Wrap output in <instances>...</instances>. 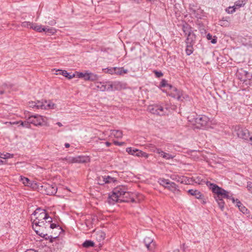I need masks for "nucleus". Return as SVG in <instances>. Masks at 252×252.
Returning <instances> with one entry per match:
<instances>
[{"label": "nucleus", "mask_w": 252, "mask_h": 252, "mask_svg": "<svg viewBox=\"0 0 252 252\" xmlns=\"http://www.w3.org/2000/svg\"><path fill=\"white\" fill-rule=\"evenodd\" d=\"M188 118L195 128L205 129L210 126L209 118L205 115H196L195 117L190 115Z\"/></svg>", "instance_id": "2"}, {"label": "nucleus", "mask_w": 252, "mask_h": 252, "mask_svg": "<svg viewBox=\"0 0 252 252\" xmlns=\"http://www.w3.org/2000/svg\"><path fill=\"white\" fill-rule=\"evenodd\" d=\"M126 88V84L121 81H115L109 83V88L111 91L113 90L121 91Z\"/></svg>", "instance_id": "11"}, {"label": "nucleus", "mask_w": 252, "mask_h": 252, "mask_svg": "<svg viewBox=\"0 0 252 252\" xmlns=\"http://www.w3.org/2000/svg\"><path fill=\"white\" fill-rule=\"evenodd\" d=\"M155 149V150H157V152L156 153L158 154L162 158H164V155L166 153L165 152H164L161 149H159V148H158V149Z\"/></svg>", "instance_id": "43"}, {"label": "nucleus", "mask_w": 252, "mask_h": 252, "mask_svg": "<svg viewBox=\"0 0 252 252\" xmlns=\"http://www.w3.org/2000/svg\"><path fill=\"white\" fill-rule=\"evenodd\" d=\"M236 201V206L239 208V206H240V205H242V204L241 203V202L238 200V199H236V200H235V202Z\"/></svg>", "instance_id": "57"}, {"label": "nucleus", "mask_w": 252, "mask_h": 252, "mask_svg": "<svg viewBox=\"0 0 252 252\" xmlns=\"http://www.w3.org/2000/svg\"><path fill=\"white\" fill-rule=\"evenodd\" d=\"M13 158V155L8 153H0V158L7 159Z\"/></svg>", "instance_id": "31"}, {"label": "nucleus", "mask_w": 252, "mask_h": 252, "mask_svg": "<svg viewBox=\"0 0 252 252\" xmlns=\"http://www.w3.org/2000/svg\"><path fill=\"white\" fill-rule=\"evenodd\" d=\"M46 31H44L45 32H48L51 33V34H54L56 32V30L53 28H47L45 27Z\"/></svg>", "instance_id": "41"}, {"label": "nucleus", "mask_w": 252, "mask_h": 252, "mask_svg": "<svg viewBox=\"0 0 252 252\" xmlns=\"http://www.w3.org/2000/svg\"><path fill=\"white\" fill-rule=\"evenodd\" d=\"M113 143L115 145H118V146H122L123 144H125L124 142H118L117 141H114L113 142Z\"/></svg>", "instance_id": "54"}, {"label": "nucleus", "mask_w": 252, "mask_h": 252, "mask_svg": "<svg viewBox=\"0 0 252 252\" xmlns=\"http://www.w3.org/2000/svg\"><path fill=\"white\" fill-rule=\"evenodd\" d=\"M142 152V151L137 150V151H136V152L135 153V156H137V157H140V156H139V155H141Z\"/></svg>", "instance_id": "58"}, {"label": "nucleus", "mask_w": 252, "mask_h": 252, "mask_svg": "<svg viewBox=\"0 0 252 252\" xmlns=\"http://www.w3.org/2000/svg\"><path fill=\"white\" fill-rule=\"evenodd\" d=\"M45 221H46L47 224H48L49 226L52 221V218L47 214L46 218L45 219Z\"/></svg>", "instance_id": "46"}, {"label": "nucleus", "mask_w": 252, "mask_h": 252, "mask_svg": "<svg viewBox=\"0 0 252 252\" xmlns=\"http://www.w3.org/2000/svg\"><path fill=\"white\" fill-rule=\"evenodd\" d=\"M188 192L189 194L194 196L196 198L201 199L202 198L203 195L198 190L190 189Z\"/></svg>", "instance_id": "21"}, {"label": "nucleus", "mask_w": 252, "mask_h": 252, "mask_svg": "<svg viewBox=\"0 0 252 252\" xmlns=\"http://www.w3.org/2000/svg\"><path fill=\"white\" fill-rule=\"evenodd\" d=\"M97 184L99 185H104L105 184L114 182L116 180L115 178L110 177V176H100L97 177L96 179Z\"/></svg>", "instance_id": "12"}, {"label": "nucleus", "mask_w": 252, "mask_h": 252, "mask_svg": "<svg viewBox=\"0 0 252 252\" xmlns=\"http://www.w3.org/2000/svg\"><path fill=\"white\" fill-rule=\"evenodd\" d=\"M206 185L212 191L216 194L215 197L220 209L222 211L224 207V202L223 198L231 199L233 203H235V199L233 197L229 195V192L219 187L216 184L211 183L209 181L206 182Z\"/></svg>", "instance_id": "1"}, {"label": "nucleus", "mask_w": 252, "mask_h": 252, "mask_svg": "<svg viewBox=\"0 0 252 252\" xmlns=\"http://www.w3.org/2000/svg\"><path fill=\"white\" fill-rule=\"evenodd\" d=\"M47 103V101H37L36 102V108L37 109H46V104Z\"/></svg>", "instance_id": "25"}, {"label": "nucleus", "mask_w": 252, "mask_h": 252, "mask_svg": "<svg viewBox=\"0 0 252 252\" xmlns=\"http://www.w3.org/2000/svg\"><path fill=\"white\" fill-rule=\"evenodd\" d=\"M139 156H140V157H144L145 158H148L149 157V155L148 154H147L145 152H143V151H142V153L141 154V155H139Z\"/></svg>", "instance_id": "51"}, {"label": "nucleus", "mask_w": 252, "mask_h": 252, "mask_svg": "<svg viewBox=\"0 0 252 252\" xmlns=\"http://www.w3.org/2000/svg\"><path fill=\"white\" fill-rule=\"evenodd\" d=\"M235 129L238 137L248 142L251 136L247 129L237 126H235Z\"/></svg>", "instance_id": "5"}, {"label": "nucleus", "mask_w": 252, "mask_h": 252, "mask_svg": "<svg viewBox=\"0 0 252 252\" xmlns=\"http://www.w3.org/2000/svg\"><path fill=\"white\" fill-rule=\"evenodd\" d=\"M126 200L123 199V198H120L118 194L115 193V191L113 190L112 193L109 196L108 198V202L110 204H114L117 202H122L123 201H125Z\"/></svg>", "instance_id": "15"}, {"label": "nucleus", "mask_w": 252, "mask_h": 252, "mask_svg": "<svg viewBox=\"0 0 252 252\" xmlns=\"http://www.w3.org/2000/svg\"><path fill=\"white\" fill-rule=\"evenodd\" d=\"M25 252H37L34 251L32 250H27Z\"/></svg>", "instance_id": "64"}, {"label": "nucleus", "mask_w": 252, "mask_h": 252, "mask_svg": "<svg viewBox=\"0 0 252 252\" xmlns=\"http://www.w3.org/2000/svg\"><path fill=\"white\" fill-rule=\"evenodd\" d=\"M148 147L149 148V149L153 152H156L157 150H155V149H158V148L156 147L153 144H149L148 146Z\"/></svg>", "instance_id": "47"}, {"label": "nucleus", "mask_w": 252, "mask_h": 252, "mask_svg": "<svg viewBox=\"0 0 252 252\" xmlns=\"http://www.w3.org/2000/svg\"><path fill=\"white\" fill-rule=\"evenodd\" d=\"M247 188L249 192L252 191V182H248L247 183Z\"/></svg>", "instance_id": "49"}, {"label": "nucleus", "mask_w": 252, "mask_h": 252, "mask_svg": "<svg viewBox=\"0 0 252 252\" xmlns=\"http://www.w3.org/2000/svg\"><path fill=\"white\" fill-rule=\"evenodd\" d=\"M105 73L110 74L111 75H115L116 67L107 68L104 69Z\"/></svg>", "instance_id": "29"}, {"label": "nucleus", "mask_w": 252, "mask_h": 252, "mask_svg": "<svg viewBox=\"0 0 252 252\" xmlns=\"http://www.w3.org/2000/svg\"><path fill=\"white\" fill-rule=\"evenodd\" d=\"M4 93V91L2 89H0V94H2Z\"/></svg>", "instance_id": "63"}, {"label": "nucleus", "mask_w": 252, "mask_h": 252, "mask_svg": "<svg viewBox=\"0 0 252 252\" xmlns=\"http://www.w3.org/2000/svg\"><path fill=\"white\" fill-rule=\"evenodd\" d=\"M166 188L174 193L179 191V189H178V186L173 182H170L168 187H166Z\"/></svg>", "instance_id": "24"}, {"label": "nucleus", "mask_w": 252, "mask_h": 252, "mask_svg": "<svg viewBox=\"0 0 252 252\" xmlns=\"http://www.w3.org/2000/svg\"><path fill=\"white\" fill-rule=\"evenodd\" d=\"M20 178L21 181L25 186L30 187L33 189H39L38 185L36 183L31 182L28 178L25 177L21 176Z\"/></svg>", "instance_id": "14"}, {"label": "nucleus", "mask_w": 252, "mask_h": 252, "mask_svg": "<svg viewBox=\"0 0 252 252\" xmlns=\"http://www.w3.org/2000/svg\"><path fill=\"white\" fill-rule=\"evenodd\" d=\"M28 123L32 124L35 126L46 125L47 123V119L45 117L36 114L29 117Z\"/></svg>", "instance_id": "4"}, {"label": "nucleus", "mask_w": 252, "mask_h": 252, "mask_svg": "<svg viewBox=\"0 0 252 252\" xmlns=\"http://www.w3.org/2000/svg\"><path fill=\"white\" fill-rule=\"evenodd\" d=\"M40 187V190L42 192V193L47 195H54L57 191V187L55 185L45 184L41 186Z\"/></svg>", "instance_id": "6"}, {"label": "nucleus", "mask_w": 252, "mask_h": 252, "mask_svg": "<svg viewBox=\"0 0 252 252\" xmlns=\"http://www.w3.org/2000/svg\"><path fill=\"white\" fill-rule=\"evenodd\" d=\"M175 157V156L174 155H171L169 153H166L164 155L163 158H165L166 159H170L173 158Z\"/></svg>", "instance_id": "45"}, {"label": "nucleus", "mask_w": 252, "mask_h": 252, "mask_svg": "<svg viewBox=\"0 0 252 252\" xmlns=\"http://www.w3.org/2000/svg\"><path fill=\"white\" fill-rule=\"evenodd\" d=\"M130 193L128 191V195H125V201H123L122 202H127L129 201V200L128 199V197L130 196Z\"/></svg>", "instance_id": "55"}, {"label": "nucleus", "mask_w": 252, "mask_h": 252, "mask_svg": "<svg viewBox=\"0 0 252 252\" xmlns=\"http://www.w3.org/2000/svg\"><path fill=\"white\" fill-rule=\"evenodd\" d=\"M170 95L178 99L182 100V93L181 91L177 89L176 88H173V91L171 93Z\"/></svg>", "instance_id": "20"}, {"label": "nucleus", "mask_w": 252, "mask_h": 252, "mask_svg": "<svg viewBox=\"0 0 252 252\" xmlns=\"http://www.w3.org/2000/svg\"><path fill=\"white\" fill-rule=\"evenodd\" d=\"M32 227L37 234L40 236L47 239L49 236L45 233V229L48 227V224H47L45 220L38 221L33 220Z\"/></svg>", "instance_id": "3"}, {"label": "nucleus", "mask_w": 252, "mask_h": 252, "mask_svg": "<svg viewBox=\"0 0 252 252\" xmlns=\"http://www.w3.org/2000/svg\"><path fill=\"white\" fill-rule=\"evenodd\" d=\"M32 220L38 221L45 220L46 218L47 213L44 210L37 208L32 214Z\"/></svg>", "instance_id": "7"}, {"label": "nucleus", "mask_w": 252, "mask_h": 252, "mask_svg": "<svg viewBox=\"0 0 252 252\" xmlns=\"http://www.w3.org/2000/svg\"><path fill=\"white\" fill-rule=\"evenodd\" d=\"M105 238V234L103 232H99L96 234V239L101 241Z\"/></svg>", "instance_id": "36"}, {"label": "nucleus", "mask_w": 252, "mask_h": 252, "mask_svg": "<svg viewBox=\"0 0 252 252\" xmlns=\"http://www.w3.org/2000/svg\"><path fill=\"white\" fill-rule=\"evenodd\" d=\"M109 83H110V81L106 82L105 83L96 82L95 86L100 91H111V88H109Z\"/></svg>", "instance_id": "17"}, {"label": "nucleus", "mask_w": 252, "mask_h": 252, "mask_svg": "<svg viewBox=\"0 0 252 252\" xmlns=\"http://www.w3.org/2000/svg\"><path fill=\"white\" fill-rule=\"evenodd\" d=\"M31 29L38 32H42L46 31L45 27H42L41 25H36L35 24H34L33 26H31Z\"/></svg>", "instance_id": "27"}, {"label": "nucleus", "mask_w": 252, "mask_h": 252, "mask_svg": "<svg viewBox=\"0 0 252 252\" xmlns=\"http://www.w3.org/2000/svg\"><path fill=\"white\" fill-rule=\"evenodd\" d=\"M248 142L250 143V144L252 145V136H251L250 139L249 140Z\"/></svg>", "instance_id": "62"}, {"label": "nucleus", "mask_w": 252, "mask_h": 252, "mask_svg": "<svg viewBox=\"0 0 252 252\" xmlns=\"http://www.w3.org/2000/svg\"><path fill=\"white\" fill-rule=\"evenodd\" d=\"M29 106L30 107L36 108V102L32 101V102H29Z\"/></svg>", "instance_id": "50"}, {"label": "nucleus", "mask_w": 252, "mask_h": 252, "mask_svg": "<svg viewBox=\"0 0 252 252\" xmlns=\"http://www.w3.org/2000/svg\"><path fill=\"white\" fill-rule=\"evenodd\" d=\"M239 210L244 214H248V210L247 208L244 206L243 204L239 206Z\"/></svg>", "instance_id": "40"}, {"label": "nucleus", "mask_w": 252, "mask_h": 252, "mask_svg": "<svg viewBox=\"0 0 252 252\" xmlns=\"http://www.w3.org/2000/svg\"><path fill=\"white\" fill-rule=\"evenodd\" d=\"M48 227H49L51 229H54L57 227H59V226L57 225L55 223H50Z\"/></svg>", "instance_id": "52"}, {"label": "nucleus", "mask_w": 252, "mask_h": 252, "mask_svg": "<svg viewBox=\"0 0 252 252\" xmlns=\"http://www.w3.org/2000/svg\"><path fill=\"white\" fill-rule=\"evenodd\" d=\"M56 71L57 73H56V74H62L63 76L66 77V78L68 79H72L73 77H75V75L74 74H72V75H69V76H67L68 72L66 70H63L62 69H58L56 70Z\"/></svg>", "instance_id": "22"}, {"label": "nucleus", "mask_w": 252, "mask_h": 252, "mask_svg": "<svg viewBox=\"0 0 252 252\" xmlns=\"http://www.w3.org/2000/svg\"><path fill=\"white\" fill-rule=\"evenodd\" d=\"M154 72L156 76L158 78H159L163 76V73L160 71H158L157 70H155Z\"/></svg>", "instance_id": "48"}, {"label": "nucleus", "mask_w": 252, "mask_h": 252, "mask_svg": "<svg viewBox=\"0 0 252 252\" xmlns=\"http://www.w3.org/2000/svg\"><path fill=\"white\" fill-rule=\"evenodd\" d=\"M248 0H238L235 2L234 6L228 7L226 9L225 11L227 13L232 14L235 12L237 8L244 6Z\"/></svg>", "instance_id": "8"}, {"label": "nucleus", "mask_w": 252, "mask_h": 252, "mask_svg": "<svg viewBox=\"0 0 252 252\" xmlns=\"http://www.w3.org/2000/svg\"><path fill=\"white\" fill-rule=\"evenodd\" d=\"M194 181L196 183L201 184H202V180H200V178L197 177L195 179H194Z\"/></svg>", "instance_id": "53"}, {"label": "nucleus", "mask_w": 252, "mask_h": 252, "mask_svg": "<svg viewBox=\"0 0 252 252\" xmlns=\"http://www.w3.org/2000/svg\"><path fill=\"white\" fill-rule=\"evenodd\" d=\"M155 149V150H157V152L156 153L158 154L162 158H164V155L166 153L165 152H164L161 149H159V148H158V149Z\"/></svg>", "instance_id": "44"}, {"label": "nucleus", "mask_w": 252, "mask_h": 252, "mask_svg": "<svg viewBox=\"0 0 252 252\" xmlns=\"http://www.w3.org/2000/svg\"><path fill=\"white\" fill-rule=\"evenodd\" d=\"M46 109L48 108L54 109L55 107V104L51 101H47V103L46 104Z\"/></svg>", "instance_id": "42"}, {"label": "nucleus", "mask_w": 252, "mask_h": 252, "mask_svg": "<svg viewBox=\"0 0 252 252\" xmlns=\"http://www.w3.org/2000/svg\"><path fill=\"white\" fill-rule=\"evenodd\" d=\"M145 246L149 250H153L155 248V243L154 242L153 239L150 237H146L144 240Z\"/></svg>", "instance_id": "18"}, {"label": "nucleus", "mask_w": 252, "mask_h": 252, "mask_svg": "<svg viewBox=\"0 0 252 252\" xmlns=\"http://www.w3.org/2000/svg\"><path fill=\"white\" fill-rule=\"evenodd\" d=\"M160 86L161 87H170V88H172V86L171 85L168 84L167 83V82L166 80L165 79H162V81L160 82Z\"/></svg>", "instance_id": "39"}, {"label": "nucleus", "mask_w": 252, "mask_h": 252, "mask_svg": "<svg viewBox=\"0 0 252 252\" xmlns=\"http://www.w3.org/2000/svg\"><path fill=\"white\" fill-rule=\"evenodd\" d=\"M207 38L208 40H210L212 38V35H211L210 33H208L207 35Z\"/></svg>", "instance_id": "60"}, {"label": "nucleus", "mask_w": 252, "mask_h": 252, "mask_svg": "<svg viewBox=\"0 0 252 252\" xmlns=\"http://www.w3.org/2000/svg\"><path fill=\"white\" fill-rule=\"evenodd\" d=\"M115 193L118 194V196L123 199H125V195H128L127 189L124 186H120L115 188L114 189Z\"/></svg>", "instance_id": "13"}, {"label": "nucleus", "mask_w": 252, "mask_h": 252, "mask_svg": "<svg viewBox=\"0 0 252 252\" xmlns=\"http://www.w3.org/2000/svg\"><path fill=\"white\" fill-rule=\"evenodd\" d=\"M128 70L124 69V67H116V70L115 75H123L124 74H126L128 72Z\"/></svg>", "instance_id": "26"}, {"label": "nucleus", "mask_w": 252, "mask_h": 252, "mask_svg": "<svg viewBox=\"0 0 252 252\" xmlns=\"http://www.w3.org/2000/svg\"><path fill=\"white\" fill-rule=\"evenodd\" d=\"M182 30L186 35H187L186 40L190 41L191 39H195V34L192 32L191 27L186 24L182 26Z\"/></svg>", "instance_id": "9"}, {"label": "nucleus", "mask_w": 252, "mask_h": 252, "mask_svg": "<svg viewBox=\"0 0 252 252\" xmlns=\"http://www.w3.org/2000/svg\"><path fill=\"white\" fill-rule=\"evenodd\" d=\"M82 246L84 248H89L91 247L94 246V243L91 240H86L82 244Z\"/></svg>", "instance_id": "30"}, {"label": "nucleus", "mask_w": 252, "mask_h": 252, "mask_svg": "<svg viewBox=\"0 0 252 252\" xmlns=\"http://www.w3.org/2000/svg\"><path fill=\"white\" fill-rule=\"evenodd\" d=\"M195 39H191L190 41L188 42L187 40H186V43L187 44L186 49V53L187 55L189 56L191 55L194 50L193 45L194 44V41Z\"/></svg>", "instance_id": "19"}, {"label": "nucleus", "mask_w": 252, "mask_h": 252, "mask_svg": "<svg viewBox=\"0 0 252 252\" xmlns=\"http://www.w3.org/2000/svg\"><path fill=\"white\" fill-rule=\"evenodd\" d=\"M211 43H213V44L216 43H217V39H216V38L213 39L211 40Z\"/></svg>", "instance_id": "61"}, {"label": "nucleus", "mask_w": 252, "mask_h": 252, "mask_svg": "<svg viewBox=\"0 0 252 252\" xmlns=\"http://www.w3.org/2000/svg\"><path fill=\"white\" fill-rule=\"evenodd\" d=\"M27 121H28L27 120ZM29 123H28V121L27 122H22L21 125L23 126H25V127H28V126L29 125Z\"/></svg>", "instance_id": "56"}, {"label": "nucleus", "mask_w": 252, "mask_h": 252, "mask_svg": "<svg viewBox=\"0 0 252 252\" xmlns=\"http://www.w3.org/2000/svg\"><path fill=\"white\" fill-rule=\"evenodd\" d=\"M171 178L173 180L182 184H188L189 183V180L185 176H179L178 175L174 174L171 176Z\"/></svg>", "instance_id": "16"}, {"label": "nucleus", "mask_w": 252, "mask_h": 252, "mask_svg": "<svg viewBox=\"0 0 252 252\" xmlns=\"http://www.w3.org/2000/svg\"><path fill=\"white\" fill-rule=\"evenodd\" d=\"M76 73L78 78H84L85 80L88 81L87 78L88 77L89 73H83L79 72H76Z\"/></svg>", "instance_id": "32"}, {"label": "nucleus", "mask_w": 252, "mask_h": 252, "mask_svg": "<svg viewBox=\"0 0 252 252\" xmlns=\"http://www.w3.org/2000/svg\"><path fill=\"white\" fill-rule=\"evenodd\" d=\"M111 135L117 138H121L123 137V132L119 130H111Z\"/></svg>", "instance_id": "23"}, {"label": "nucleus", "mask_w": 252, "mask_h": 252, "mask_svg": "<svg viewBox=\"0 0 252 252\" xmlns=\"http://www.w3.org/2000/svg\"><path fill=\"white\" fill-rule=\"evenodd\" d=\"M149 111L153 114L163 115L164 111L163 107L158 105H150L148 108Z\"/></svg>", "instance_id": "10"}, {"label": "nucleus", "mask_w": 252, "mask_h": 252, "mask_svg": "<svg viewBox=\"0 0 252 252\" xmlns=\"http://www.w3.org/2000/svg\"><path fill=\"white\" fill-rule=\"evenodd\" d=\"M50 25L53 26L56 24V22L55 20H52L50 22L48 23Z\"/></svg>", "instance_id": "59"}, {"label": "nucleus", "mask_w": 252, "mask_h": 252, "mask_svg": "<svg viewBox=\"0 0 252 252\" xmlns=\"http://www.w3.org/2000/svg\"><path fill=\"white\" fill-rule=\"evenodd\" d=\"M76 163H84L87 162L88 158L85 157L78 156L75 157Z\"/></svg>", "instance_id": "28"}, {"label": "nucleus", "mask_w": 252, "mask_h": 252, "mask_svg": "<svg viewBox=\"0 0 252 252\" xmlns=\"http://www.w3.org/2000/svg\"><path fill=\"white\" fill-rule=\"evenodd\" d=\"M63 160H65L67 163H76V159L75 157H66L63 159Z\"/></svg>", "instance_id": "35"}, {"label": "nucleus", "mask_w": 252, "mask_h": 252, "mask_svg": "<svg viewBox=\"0 0 252 252\" xmlns=\"http://www.w3.org/2000/svg\"><path fill=\"white\" fill-rule=\"evenodd\" d=\"M126 151L129 154L135 156V153L137 151L136 149H132L131 147L127 148Z\"/></svg>", "instance_id": "38"}, {"label": "nucleus", "mask_w": 252, "mask_h": 252, "mask_svg": "<svg viewBox=\"0 0 252 252\" xmlns=\"http://www.w3.org/2000/svg\"><path fill=\"white\" fill-rule=\"evenodd\" d=\"M170 182L168 180L165 179H161L159 181L160 185H162L163 187H165V188H166V187H168Z\"/></svg>", "instance_id": "33"}, {"label": "nucleus", "mask_w": 252, "mask_h": 252, "mask_svg": "<svg viewBox=\"0 0 252 252\" xmlns=\"http://www.w3.org/2000/svg\"><path fill=\"white\" fill-rule=\"evenodd\" d=\"M97 78V76L96 74H94L93 73H89L88 77L87 78L88 81H94L96 80Z\"/></svg>", "instance_id": "34"}, {"label": "nucleus", "mask_w": 252, "mask_h": 252, "mask_svg": "<svg viewBox=\"0 0 252 252\" xmlns=\"http://www.w3.org/2000/svg\"><path fill=\"white\" fill-rule=\"evenodd\" d=\"M34 25V24L33 23L25 21L24 22H22L21 24V26L25 28H29L30 27L31 28V26H33Z\"/></svg>", "instance_id": "37"}]
</instances>
